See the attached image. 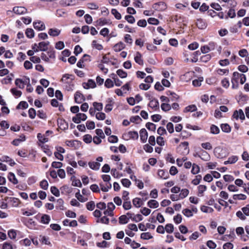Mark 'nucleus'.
<instances>
[{
	"mask_svg": "<svg viewBox=\"0 0 249 249\" xmlns=\"http://www.w3.org/2000/svg\"><path fill=\"white\" fill-rule=\"evenodd\" d=\"M58 124L59 125L61 129L65 130L68 128V124L63 119L58 121Z\"/></svg>",
	"mask_w": 249,
	"mask_h": 249,
	"instance_id": "29",
	"label": "nucleus"
},
{
	"mask_svg": "<svg viewBox=\"0 0 249 249\" xmlns=\"http://www.w3.org/2000/svg\"><path fill=\"white\" fill-rule=\"evenodd\" d=\"M232 118L236 120L240 119L243 122L245 119V116L244 113L242 109H239V110H236L233 112L232 115Z\"/></svg>",
	"mask_w": 249,
	"mask_h": 249,
	"instance_id": "2",
	"label": "nucleus"
},
{
	"mask_svg": "<svg viewBox=\"0 0 249 249\" xmlns=\"http://www.w3.org/2000/svg\"><path fill=\"white\" fill-rule=\"evenodd\" d=\"M75 196L78 200L81 202H84L88 200L87 198L83 197L82 195L80 194L79 190H78V192L75 194Z\"/></svg>",
	"mask_w": 249,
	"mask_h": 249,
	"instance_id": "49",
	"label": "nucleus"
},
{
	"mask_svg": "<svg viewBox=\"0 0 249 249\" xmlns=\"http://www.w3.org/2000/svg\"><path fill=\"white\" fill-rule=\"evenodd\" d=\"M80 143V142L77 140H70L67 141L66 142V144L67 146H70L71 147H74L75 149L78 148L79 146V144Z\"/></svg>",
	"mask_w": 249,
	"mask_h": 249,
	"instance_id": "11",
	"label": "nucleus"
},
{
	"mask_svg": "<svg viewBox=\"0 0 249 249\" xmlns=\"http://www.w3.org/2000/svg\"><path fill=\"white\" fill-rule=\"evenodd\" d=\"M207 187L205 185H200L198 186V196H203V193L206 190Z\"/></svg>",
	"mask_w": 249,
	"mask_h": 249,
	"instance_id": "38",
	"label": "nucleus"
},
{
	"mask_svg": "<svg viewBox=\"0 0 249 249\" xmlns=\"http://www.w3.org/2000/svg\"><path fill=\"white\" fill-rule=\"evenodd\" d=\"M123 207L125 210H129L131 208V204L129 200H124Z\"/></svg>",
	"mask_w": 249,
	"mask_h": 249,
	"instance_id": "55",
	"label": "nucleus"
},
{
	"mask_svg": "<svg viewBox=\"0 0 249 249\" xmlns=\"http://www.w3.org/2000/svg\"><path fill=\"white\" fill-rule=\"evenodd\" d=\"M5 201L10 202L11 205L14 207H18L20 202L19 199L16 197H6L4 198Z\"/></svg>",
	"mask_w": 249,
	"mask_h": 249,
	"instance_id": "4",
	"label": "nucleus"
},
{
	"mask_svg": "<svg viewBox=\"0 0 249 249\" xmlns=\"http://www.w3.org/2000/svg\"><path fill=\"white\" fill-rule=\"evenodd\" d=\"M74 79V76L69 74H64L62 77L61 81L63 84L72 82Z\"/></svg>",
	"mask_w": 249,
	"mask_h": 249,
	"instance_id": "12",
	"label": "nucleus"
},
{
	"mask_svg": "<svg viewBox=\"0 0 249 249\" xmlns=\"http://www.w3.org/2000/svg\"><path fill=\"white\" fill-rule=\"evenodd\" d=\"M182 213L186 217H190L193 215L192 211L189 209H185L182 210Z\"/></svg>",
	"mask_w": 249,
	"mask_h": 249,
	"instance_id": "61",
	"label": "nucleus"
},
{
	"mask_svg": "<svg viewBox=\"0 0 249 249\" xmlns=\"http://www.w3.org/2000/svg\"><path fill=\"white\" fill-rule=\"evenodd\" d=\"M33 26L34 28L38 31H43L45 29L44 23L40 20L34 21L33 22Z\"/></svg>",
	"mask_w": 249,
	"mask_h": 249,
	"instance_id": "7",
	"label": "nucleus"
},
{
	"mask_svg": "<svg viewBox=\"0 0 249 249\" xmlns=\"http://www.w3.org/2000/svg\"><path fill=\"white\" fill-rule=\"evenodd\" d=\"M105 86L108 89L112 88L114 86V83L111 79L107 78L105 81Z\"/></svg>",
	"mask_w": 249,
	"mask_h": 249,
	"instance_id": "51",
	"label": "nucleus"
},
{
	"mask_svg": "<svg viewBox=\"0 0 249 249\" xmlns=\"http://www.w3.org/2000/svg\"><path fill=\"white\" fill-rule=\"evenodd\" d=\"M147 206L150 208H157L159 207V202L154 199H151L148 201Z\"/></svg>",
	"mask_w": 249,
	"mask_h": 249,
	"instance_id": "26",
	"label": "nucleus"
},
{
	"mask_svg": "<svg viewBox=\"0 0 249 249\" xmlns=\"http://www.w3.org/2000/svg\"><path fill=\"white\" fill-rule=\"evenodd\" d=\"M63 84V87L65 90L68 91L73 90L74 88V85L72 83V82H68L67 83H65Z\"/></svg>",
	"mask_w": 249,
	"mask_h": 249,
	"instance_id": "34",
	"label": "nucleus"
},
{
	"mask_svg": "<svg viewBox=\"0 0 249 249\" xmlns=\"http://www.w3.org/2000/svg\"><path fill=\"white\" fill-rule=\"evenodd\" d=\"M116 72L117 75L121 78L126 77L127 75V73L125 71L121 69L118 70Z\"/></svg>",
	"mask_w": 249,
	"mask_h": 249,
	"instance_id": "58",
	"label": "nucleus"
},
{
	"mask_svg": "<svg viewBox=\"0 0 249 249\" xmlns=\"http://www.w3.org/2000/svg\"><path fill=\"white\" fill-rule=\"evenodd\" d=\"M89 165L91 169L98 170L99 169L101 164L98 162L90 161L89 162Z\"/></svg>",
	"mask_w": 249,
	"mask_h": 249,
	"instance_id": "25",
	"label": "nucleus"
},
{
	"mask_svg": "<svg viewBox=\"0 0 249 249\" xmlns=\"http://www.w3.org/2000/svg\"><path fill=\"white\" fill-rule=\"evenodd\" d=\"M18 81L20 83H23V85L24 86L25 85L27 86L30 84V78L27 76H24L22 79L17 78L15 80V85H18Z\"/></svg>",
	"mask_w": 249,
	"mask_h": 249,
	"instance_id": "13",
	"label": "nucleus"
},
{
	"mask_svg": "<svg viewBox=\"0 0 249 249\" xmlns=\"http://www.w3.org/2000/svg\"><path fill=\"white\" fill-rule=\"evenodd\" d=\"M198 157L201 158V160L204 161H209L210 160V156L207 152L204 150H202L200 152V155Z\"/></svg>",
	"mask_w": 249,
	"mask_h": 249,
	"instance_id": "16",
	"label": "nucleus"
},
{
	"mask_svg": "<svg viewBox=\"0 0 249 249\" xmlns=\"http://www.w3.org/2000/svg\"><path fill=\"white\" fill-rule=\"evenodd\" d=\"M74 0H61L60 3L64 6L74 5L75 4L74 3Z\"/></svg>",
	"mask_w": 249,
	"mask_h": 249,
	"instance_id": "33",
	"label": "nucleus"
},
{
	"mask_svg": "<svg viewBox=\"0 0 249 249\" xmlns=\"http://www.w3.org/2000/svg\"><path fill=\"white\" fill-rule=\"evenodd\" d=\"M189 191L187 189H183L181 190V192L179 195L180 199H183L186 197L189 194Z\"/></svg>",
	"mask_w": 249,
	"mask_h": 249,
	"instance_id": "45",
	"label": "nucleus"
},
{
	"mask_svg": "<svg viewBox=\"0 0 249 249\" xmlns=\"http://www.w3.org/2000/svg\"><path fill=\"white\" fill-rule=\"evenodd\" d=\"M128 136L130 138L133 139H138L139 137L138 133L137 131H129L128 132Z\"/></svg>",
	"mask_w": 249,
	"mask_h": 249,
	"instance_id": "53",
	"label": "nucleus"
},
{
	"mask_svg": "<svg viewBox=\"0 0 249 249\" xmlns=\"http://www.w3.org/2000/svg\"><path fill=\"white\" fill-rule=\"evenodd\" d=\"M49 44L50 42L48 41L40 42L38 43L37 48L39 51L45 52L48 50Z\"/></svg>",
	"mask_w": 249,
	"mask_h": 249,
	"instance_id": "8",
	"label": "nucleus"
},
{
	"mask_svg": "<svg viewBox=\"0 0 249 249\" xmlns=\"http://www.w3.org/2000/svg\"><path fill=\"white\" fill-rule=\"evenodd\" d=\"M61 31L57 28H50L48 31V34L52 36H58Z\"/></svg>",
	"mask_w": 249,
	"mask_h": 249,
	"instance_id": "17",
	"label": "nucleus"
},
{
	"mask_svg": "<svg viewBox=\"0 0 249 249\" xmlns=\"http://www.w3.org/2000/svg\"><path fill=\"white\" fill-rule=\"evenodd\" d=\"M148 106L152 109H156L159 107V101L157 99L154 98V99L151 100Z\"/></svg>",
	"mask_w": 249,
	"mask_h": 249,
	"instance_id": "18",
	"label": "nucleus"
},
{
	"mask_svg": "<svg viewBox=\"0 0 249 249\" xmlns=\"http://www.w3.org/2000/svg\"><path fill=\"white\" fill-rule=\"evenodd\" d=\"M200 210L202 212L206 213H211L213 212V209L212 208L206 206H201Z\"/></svg>",
	"mask_w": 249,
	"mask_h": 249,
	"instance_id": "44",
	"label": "nucleus"
},
{
	"mask_svg": "<svg viewBox=\"0 0 249 249\" xmlns=\"http://www.w3.org/2000/svg\"><path fill=\"white\" fill-rule=\"evenodd\" d=\"M125 44L122 41L115 44L113 46V50L116 52H120L125 48Z\"/></svg>",
	"mask_w": 249,
	"mask_h": 249,
	"instance_id": "15",
	"label": "nucleus"
},
{
	"mask_svg": "<svg viewBox=\"0 0 249 249\" xmlns=\"http://www.w3.org/2000/svg\"><path fill=\"white\" fill-rule=\"evenodd\" d=\"M40 241L45 245H51V242L49 240V237L45 236H40Z\"/></svg>",
	"mask_w": 249,
	"mask_h": 249,
	"instance_id": "47",
	"label": "nucleus"
},
{
	"mask_svg": "<svg viewBox=\"0 0 249 249\" xmlns=\"http://www.w3.org/2000/svg\"><path fill=\"white\" fill-rule=\"evenodd\" d=\"M222 130L225 133H230L231 131V128L228 124H221Z\"/></svg>",
	"mask_w": 249,
	"mask_h": 249,
	"instance_id": "37",
	"label": "nucleus"
},
{
	"mask_svg": "<svg viewBox=\"0 0 249 249\" xmlns=\"http://www.w3.org/2000/svg\"><path fill=\"white\" fill-rule=\"evenodd\" d=\"M210 132L213 134H217L220 132V129L218 126L214 124H212L210 127Z\"/></svg>",
	"mask_w": 249,
	"mask_h": 249,
	"instance_id": "39",
	"label": "nucleus"
},
{
	"mask_svg": "<svg viewBox=\"0 0 249 249\" xmlns=\"http://www.w3.org/2000/svg\"><path fill=\"white\" fill-rule=\"evenodd\" d=\"M222 151V148L220 146H217L214 149L213 153L215 156L217 158H222L223 155L222 154H221Z\"/></svg>",
	"mask_w": 249,
	"mask_h": 249,
	"instance_id": "23",
	"label": "nucleus"
},
{
	"mask_svg": "<svg viewBox=\"0 0 249 249\" xmlns=\"http://www.w3.org/2000/svg\"><path fill=\"white\" fill-rule=\"evenodd\" d=\"M145 126L149 130L152 131H155L156 129V125L150 122L147 123Z\"/></svg>",
	"mask_w": 249,
	"mask_h": 249,
	"instance_id": "48",
	"label": "nucleus"
},
{
	"mask_svg": "<svg viewBox=\"0 0 249 249\" xmlns=\"http://www.w3.org/2000/svg\"><path fill=\"white\" fill-rule=\"evenodd\" d=\"M164 229L167 233H172L174 231V226L172 224H167L166 225Z\"/></svg>",
	"mask_w": 249,
	"mask_h": 249,
	"instance_id": "52",
	"label": "nucleus"
},
{
	"mask_svg": "<svg viewBox=\"0 0 249 249\" xmlns=\"http://www.w3.org/2000/svg\"><path fill=\"white\" fill-rule=\"evenodd\" d=\"M130 122L136 124H139L142 121L140 117L138 115L131 117L130 119Z\"/></svg>",
	"mask_w": 249,
	"mask_h": 249,
	"instance_id": "59",
	"label": "nucleus"
},
{
	"mask_svg": "<svg viewBox=\"0 0 249 249\" xmlns=\"http://www.w3.org/2000/svg\"><path fill=\"white\" fill-rule=\"evenodd\" d=\"M111 174L113 177L116 178H120L123 176L122 174H120L117 171V169L116 168L111 169Z\"/></svg>",
	"mask_w": 249,
	"mask_h": 249,
	"instance_id": "50",
	"label": "nucleus"
},
{
	"mask_svg": "<svg viewBox=\"0 0 249 249\" xmlns=\"http://www.w3.org/2000/svg\"><path fill=\"white\" fill-rule=\"evenodd\" d=\"M37 138L38 141L41 143H45L48 141V138L45 137L41 133H38Z\"/></svg>",
	"mask_w": 249,
	"mask_h": 249,
	"instance_id": "41",
	"label": "nucleus"
},
{
	"mask_svg": "<svg viewBox=\"0 0 249 249\" xmlns=\"http://www.w3.org/2000/svg\"><path fill=\"white\" fill-rule=\"evenodd\" d=\"M196 24L197 27L200 29H203L206 27V24L205 21L202 19H197Z\"/></svg>",
	"mask_w": 249,
	"mask_h": 249,
	"instance_id": "32",
	"label": "nucleus"
},
{
	"mask_svg": "<svg viewBox=\"0 0 249 249\" xmlns=\"http://www.w3.org/2000/svg\"><path fill=\"white\" fill-rule=\"evenodd\" d=\"M153 236L149 232H143L141 234V238L143 240H149L152 239Z\"/></svg>",
	"mask_w": 249,
	"mask_h": 249,
	"instance_id": "46",
	"label": "nucleus"
},
{
	"mask_svg": "<svg viewBox=\"0 0 249 249\" xmlns=\"http://www.w3.org/2000/svg\"><path fill=\"white\" fill-rule=\"evenodd\" d=\"M83 88L85 89H89V88H94L96 87V85L95 81L92 79H89L87 83H84L83 84Z\"/></svg>",
	"mask_w": 249,
	"mask_h": 249,
	"instance_id": "10",
	"label": "nucleus"
},
{
	"mask_svg": "<svg viewBox=\"0 0 249 249\" xmlns=\"http://www.w3.org/2000/svg\"><path fill=\"white\" fill-rule=\"evenodd\" d=\"M100 186L101 187V190L103 192H107L111 188L112 185L110 182H106L105 183L101 182L100 183Z\"/></svg>",
	"mask_w": 249,
	"mask_h": 249,
	"instance_id": "14",
	"label": "nucleus"
},
{
	"mask_svg": "<svg viewBox=\"0 0 249 249\" xmlns=\"http://www.w3.org/2000/svg\"><path fill=\"white\" fill-rule=\"evenodd\" d=\"M10 91L16 97H19L22 94V92L20 90H17L16 88L11 89Z\"/></svg>",
	"mask_w": 249,
	"mask_h": 249,
	"instance_id": "43",
	"label": "nucleus"
},
{
	"mask_svg": "<svg viewBox=\"0 0 249 249\" xmlns=\"http://www.w3.org/2000/svg\"><path fill=\"white\" fill-rule=\"evenodd\" d=\"M8 178L9 180L14 184H17L18 183V179L16 178L15 174L12 172H10L8 174Z\"/></svg>",
	"mask_w": 249,
	"mask_h": 249,
	"instance_id": "31",
	"label": "nucleus"
},
{
	"mask_svg": "<svg viewBox=\"0 0 249 249\" xmlns=\"http://www.w3.org/2000/svg\"><path fill=\"white\" fill-rule=\"evenodd\" d=\"M83 94L80 91H76L74 94L75 102L77 104L81 103L83 100Z\"/></svg>",
	"mask_w": 249,
	"mask_h": 249,
	"instance_id": "19",
	"label": "nucleus"
},
{
	"mask_svg": "<svg viewBox=\"0 0 249 249\" xmlns=\"http://www.w3.org/2000/svg\"><path fill=\"white\" fill-rule=\"evenodd\" d=\"M13 12L17 15H23L27 12V10L23 6H15L13 8Z\"/></svg>",
	"mask_w": 249,
	"mask_h": 249,
	"instance_id": "5",
	"label": "nucleus"
},
{
	"mask_svg": "<svg viewBox=\"0 0 249 249\" xmlns=\"http://www.w3.org/2000/svg\"><path fill=\"white\" fill-rule=\"evenodd\" d=\"M241 73L235 71L233 73L232 78H231L232 88L233 89H237L238 87V81L240 79Z\"/></svg>",
	"mask_w": 249,
	"mask_h": 249,
	"instance_id": "1",
	"label": "nucleus"
},
{
	"mask_svg": "<svg viewBox=\"0 0 249 249\" xmlns=\"http://www.w3.org/2000/svg\"><path fill=\"white\" fill-rule=\"evenodd\" d=\"M233 199L234 200H245L247 196L245 195L240 194L233 195Z\"/></svg>",
	"mask_w": 249,
	"mask_h": 249,
	"instance_id": "42",
	"label": "nucleus"
},
{
	"mask_svg": "<svg viewBox=\"0 0 249 249\" xmlns=\"http://www.w3.org/2000/svg\"><path fill=\"white\" fill-rule=\"evenodd\" d=\"M197 109L196 107L194 105H192L186 107L185 108V112H193Z\"/></svg>",
	"mask_w": 249,
	"mask_h": 249,
	"instance_id": "57",
	"label": "nucleus"
},
{
	"mask_svg": "<svg viewBox=\"0 0 249 249\" xmlns=\"http://www.w3.org/2000/svg\"><path fill=\"white\" fill-rule=\"evenodd\" d=\"M89 58L90 56L89 55L85 54L77 62V66L80 68H83L84 67V65L83 64L84 62L90 61Z\"/></svg>",
	"mask_w": 249,
	"mask_h": 249,
	"instance_id": "6",
	"label": "nucleus"
},
{
	"mask_svg": "<svg viewBox=\"0 0 249 249\" xmlns=\"http://www.w3.org/2000/svg\"><path fill=\"white\" fill-rule=\"evenodd\" d=\"M140 139L142 142H146L148 137V133L145 128H142L140 131Z\"/></svg>",
	"mask_w": 249,
	"mask_h": 249,
	"instance_id": "9",
	"label": "nucleus"
},
{
	"mask_svg": "<svg viewBox=\"0 0 249 249\" xmlns=\"http://www.w3.org/2000/svg\"><path fill=\"white\" fill-rule=\"evenodd\" d=\"M134 60L136 63L140 65H142L143 64V60L142 59V54L139 52H136L134 57Z\"/></svg>",
	"mask_w": 249,
	"mask_h": 249,
	"instance_id": "21",
	"label": "nucleus"
},
{
	"mask_svg": "<svg viewBox=\"0 0 249 249\" xmlns=\"http://www.w3.org/2000/svg\"><path fill=\"white\" fill-rule=\"evenodd\" d=\"M87 118V115L84 113H77L75 116L72 117V121L76 124H79L81 121H84Z\"/></svg>",
	"mask_w": 249,
	"mask_h": 249,
	"instance_id": "3",
	"label": "nucleus"
},
{
	"mask_svg": "<svg viewBox=\"0 0 249 249\" xmlns=\"http://www.w3.org/2000/svg\"><path fill=\"white\" fill-rule=\"evenodd\" d=\"M142 219L143 217L141 214H134L131 220L135 222H138L140 221H142Z\"/></svg>",
	"mask_w": 249,
	"mask_h": 249,
	"instance_id": "56",
	"label": "nucleus"
},
{
	"mask_svg": "<svg viewBox=\"0 0 249 249\" xmlns=\"http://www.w3.org/2000/svg\"><path fill=\"white\" fill-rule=\"evenodd\" d=\"M238 160V157L237 156H232L228 158V160L225 161L224 164L227 165L229 164H233L235 163Z\"/></svg>",
	"mask_w": 249,
	"mask_h": 249,
	"instance_id": "22",
	"label": "nucleus"
},
{
	"mask_svg": "<svg viewBox=\"0 0 249 249\" xmlns=\"http://www.w3.org/2000/svg\"><path fill=\"white\" fill-rule=\"evenodd\" d=\"M94 108L98 111H101L103 109V104L101 103L94 102L93 103Z\"/></svg>",
	"mask_w": 249,
	"mask_h": 249,
	"instance_id": "63",
	"label": "nucleus"
},
{
	"mask_svg": "<svg viewBox=\"0 0 249 249\" xmlns=\"http://www.w3.org/2000/svg\"><path fill=\"white\" fill-rule=\"evenodd\" d=\"M133 205L136 208H140L142 204V201L139 197H136L132 200Z\"/></svg>",
	"mask_w": 249,
	"mask_h": 249,
	"instance_id": "28",
	"label": "nucleus"
},
{
	"mask_svg": "<svg viewBox=\"0 0 249 249\" xmlns=\"http://www.w3.org/2000/svg\"><path fill=\"white\" fill-rule=\"evenodd\" d=\"M209 46H204L201 47V51L202 53H205L209 52L211 50L210 47L214 48L215 46V43L214 42H211L209 43Z\"/></svg>",
	"mask_w": 249,
	"mask_h": 249,
	"instance_id": "20",
	"label": "nucleus"
},
{
	"mask_svg": "<svg viewBox=\"0 0 249 249\" xmlns=\"http://www.w3.org/2000/svg\"><path fill=\"white\" fill-rule=\"evenodd\" d=\"M201 178V176L198 175L196 176L195 178L192 180V183L195 185H197L200 183Z\"/></svg>",
	"mask_w": 249,
	"mask_h": 249,
	"instance_id": "64",
	"label": "nucleus"
},
{
	"mask_svg": "<svg viewBox=\"0 0 249 249\" xmlns=\"http://www.w3.org/2000/svg\"><path fill=\"white\" fill-rule=\"evenodd\" d=\"M51 193L55 196H59L60 195V192L59 190L55 186H52L50 189Z\"/></svg>",
	"mask_w": 249,
	"mask_h": 249,
	"instance_id": "54",
	"label": "nucleus"
},
{
	"mask_svg": "<svg viewBox=\"0 0 249 249\" xmlns=\"http://www.w3.org/2000/svg\"><path fill=\"white\" fill-rule=\"evenodd\" d=\"M28 107V104L25 101H21L19 102V103L18 105V106L16 107V108L17 109H19L20 108L22 109H26Z\"/></svg>",
	"mask_w": 249,
	"mask_h": 249,
	"instance_id": "40",
	"label": "nucleus"
},
{
	"mask_svg": "<svg viewBox=\"0 0 249 249\" xmlns=\"http://www.w3.org/2000/svg\"><path fill=\"white\" fill-rule=\"evenodd\" d=\"M111 12L117 19H120L121 18V14L116 9H112Z\"/></svg>",
	"mask_w": 249,
	"mask_h": 249,
	"instance_id": "60",
	"label": "nucleus"
},
{
	"mask_svg": "<svg viewBox=\"0 0 249 249\" xmlns=\"http://www.w3.org/2000/svg\"><path fill=\"white\" fill-rule=\"evenodd\" d=\"M129 218L126 215H122L119 218V222L120 224H125L128 222Z\"/></svg>",
	"mask_w": 249,
	"mask_h": 249,
	"instance_id": "35",
	"label": "nucleus"
},
{
	"mask_svg": "<svg viewBox=\"0 0 249 249\" xmlns=\"http://www.w3.org/2000/svg\"><path fill=\"white\" fill-rule=\"evenodd\" d=\"M25 34L27 37L32 38L35 36V32L33 29L27 28L25 31Z\"/></svg>",
	"mask_w": 249,
	"mask_h": 249,
	"instance_id": "36",
	"label": "nucleus"
},
{
	"mask_svg": "<svg viewBox=\"0 0 249 249\" xmlns=\"http://www.w3.org/2000/svg\"><path fill=\"white\" fill-rule=\"evenodd\" d=\"M51 220L50 215L46 214H43L41 217L40 222L44 224H48Z\"/></svg>",
	"mask_w": 249,
	"mask_h": 249,
	"instance_id": "24",
	"label": "nucleus"
},
{
	"mask_svg": "<svg viewBox=\"0 0 249 249\" xmlns=\"http://www.w3.org/2000/svg\"><path fill=\"white\" fill-rule=\"evenodd\" d=\"M158 175L160 178H162L164 179L168 178L169 177V174L167 171H165L164 170H159Z\"/></svg>",
	"mask_w": 249,
	"mask_h": 249,
	"instance_id": "30",
	"label": "nucleus"
},
{
	"mask_svg": "<svg viewBox=\"0 0 249 249\" xmlns=\"http://www.w3.org/2000/svg\"><path fill=\"white\" fill-rule=\"evenodd\" d=\"M161 108L164 111H167L171 109V106L169 104L162 103L161 105Z\"/></svg>",
	"mask_w": 249,
	"mask_h": 249,
	"instance_id": "62",
	"label": "nucleus"
},
{
	"mask_svg": "<svg viewBox=\"0 0 249 249\" xmlns=\"http://www.w3.org/2000/svg\"><path fill=\"white\" fill-rule=\"evenodd\" d=\"M0 161L8 162L9 165L11 166H14L16 164L15 162L8 156L2 157L1 159H0Z\"/></svg>",
	"mask_w": 249,
	"mask_h": 249,
	"instance_id": "27",
	"label": "nucleus"
}]
</instances>
